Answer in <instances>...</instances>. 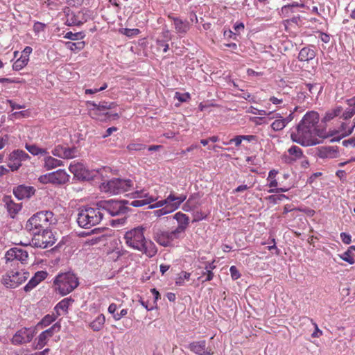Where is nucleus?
<instances>
[{"instance_id":"obj_19","label":"nucleus","mask_w":355,"mask_h":355,"mask_svg":"<svg viewBox=\"0 0 355 355\" xmlns=\"http://www.w3.org/2000/svg\"><path fill=\"white\" fill-rule=\"evenodd\" d=\"M35 189L32 186L20 184L13 188V194L19 200L29 199L35 193Z\"/></svg>"},{"instance_id":"obj_61","label":"nucleus","mask_w":355,"mask_h":355,"mask_svg":"<svg viewBox=\"0 0 355 355\" xmlns=\"http://www.w3.org/2000/svg\"><path fill=\"white\" fill-rule=\"evenodd\" d=\"M342 144L344 146H346V147H347L349 146H350L352 147H355V137L344 140V141H343Z\"/></svg>"},{"instance_id":"obj_7","label":"nucleus","mask_w":355,"mask_h":355,"mask_svg":"<svg viewBox=\"0 0 355 355\" xmlns=\"http://www.w3.org/2000/svg\"><path fill=\"white\" fill-rule=\"evenodd\" d=\"M133 187V181L130 179L113 178L106 182H103L100 188L103 192L117 195L130 190Z\"/></svg>"},{"instance_id":"obj_50","label":"nucleus","mask_w":355,"mask_h":355,"mask_svg":"<svg viewBox=\"0 0 355 355\" xmlns=\"http://www.w3.org/2000/svg\"><path fill=\"white\" fill-rule=\"evenodd\" d=\"M133 198H141L143 199L155 198L148 193H143V191H136L132 193Z\"/></svg>"},{"instance_id":"obj_35","label":"nucleus","mask_w":355,"mask_h":355,"mask_svg":"<svg viewBox=\"0 0 355 355\" xmlns=\"http://www.w3.org/2000/svg\"><path fill=\"white\" fill-rule=\"evenodd\" d=\"M85 45V42L80 41L77 42H67L65 43L66 47L74 52H78L84 49Z\"/></svg>"},{"instance_id":"obj_39","label":"nucleus","mask_w":355,"mask_h":355,"mask_svg":"<svg viewBox=\"0 0 355 355\" xmlns=\"http://www.w3.org/2000/svg\"><path fill=\"white\" fill-rule=\"evenodd\" d=\"M191 274L189 272L182 271L179 274V277L175 280V284L178 286H183L184 284V280H189Z\"/></svg>"},{"instance_id":"obj_48","label":"nucleus","mask_w":355,"mask_h":355,"mask_svg":"<svg viewBox=\"0 0 355 355\" xmlns=\"http://www.w3.org/2000/svg\"><path fill=\"white\" fill-rule=\"evenodd\" d=\"M48 273L46 271L40 270L35 273L33 278H35L39 283L46 278Z\"/></svg>"},{"instance_id":"obj_63","label":"nucleus","mask_w":355,"mask_h":355,"mask_svg":"<svg viewBox=\"0 0 355 355\" xmlns=\"http://www.w3.org/2000/svg\"><path fill=\"white\" fill-rule=\"evenodd\" d=\"M202 275L206 276L205 279L203 280L202 282L211 281L214 277V273H213V272H211L210 270H208V271L205 270V272H202Z\"/></svg>"},{"instance_id":"obj_13","label":"nucleus","mask_w":355,"mask_h":355,"mask_svg":"<svg viewBox=\"0 0 355 355\" xmlns=\"http://www.w3.org/2000/svg\"><path fill=\"white\" fill-rule=\"evenodd\" d=\"M186 198L187 196L184 195L175 196L173 193H170V195L164 200V203H171L172 202L173 203L155 211V215L157 216H161L173 211L180 207V205L186 200Z\"/></svg>"},{"instance_id":"obj_16","label":"nucleus","mask_w":355,"mask_h":355,"mask_svg":"<svg viewBox=\"0 0 355 355\" xmlns=\"http://www.w3.org/2000/svg\"><path fill=\"white\" fill-rule=\"evenodd\" d=\"M91 18V11L87 8L81 9L78 13L69 15L67 20L68 26H81Z\"/></svg>"},{"instance_id":"obj_46","label":"nucleus","mask_w":355,"mask_h":355,"mask_svg":"<svg viewBox=\"0 0 355 355\" xmlns=\"http://www.w3.org/2000/svg\"><path fill=\"white\" fill-rule=\"evenodd\" d=\"M146 146L142 144H130L127 146L129 151H139L145 149Z\"/></svg>"},{"instance_id":"obj_5","label":"nucleus","mask_w":355,"mask_h":355,"mask_svg":"<svg viewBox=\"0 0 355 355\" xmlns=\"http://www.w3.org/2000/svg\"><path fill=\"white\" fill-rule=\"evenodd\" d=\"M355 114V96L347 99L342 105L336 104L334 107L326 112L322 121L327 123L339 116L343 120H348Z\"/></svg>"},{"instance_id":"obj_17","label":"nucleus","mask_w":355,"mask_h":355,"mask_svg":"<svg viewBox=\"0 0 355 355\" xmlns=\"http://www.w3.org/2000/svg\"><path fill=\"white\" fill-rule=\"evenodd\" d=\"M61 324L59 322H55L50 328L42 331L37 337V348L42 349L48 340L55 333L60 331Z\"/></svg>"},{"instance_id":"obj_1","label":"nucleus","mask_w":355,"mask_h":355,"mask_svg":"<svg viewBox=\"0 0 355 355\" xmlns=\"http://www.w3.org/2000/svg\"><path fill=\"white\" fill-rule=\"evenodd\" d=\"M319 114L309 111L305 114L296 126V131L292 132L291 139L293 142L302 146H314L320 143L318 137H322V130L318 128Z\"/></svg>"},{"instance_id":"obj_41","label":"nucleus","mask_w":355,"mask_h":355,"mask_svg":"<svg viewBox=\"0 0 355 355\" xmlns=\"http://www.w3.org/2000/svg\"><path fill=\"white\" fill-rule=\"evenodd\" d=\"M85 35L83 32H78V33H72V32H68L65 34L64 38L69 39L71 40H82L85 37Z\"/></svg>"},{"instance_id":"obj_25","label":"nucleus","mask_w":355,"mask_h":355,"mask_svg":"<svg viewBox=\"0 0 355 355\" xmlns=\"http://www.w3.org/2000/svg\"><path fill=\"white\" fill-rule=\"evenodd\" d=\"M315 55L316 51L315 47L306 46L300 50L297 58L301 62H309L313 60Z\"/></svg>"},{"instance_id":"obj_4","label":"nucleus","mask_w":355,"mask_h":355,"mask_svg":"<svg viewBox=\"0 0 355 355\" xmlns=\"http://www.w3.org/2000/svg\"><path fill=\"white\" fill-rule=\"evenodd\" d=\"M87 105L89 107V114L93 119L104 121L110 119H117L119 118V114L118 113L106 112L107 110L114 109L117 106V104L115 102L101 101L98 103H96L94 101H87Z\"/></svg>"},{"instance_id":"obj_3","label":"nucleus","mask_w":355,"mask_h":355,"mask_svg":"<svg viewBox=\"0 0 355 355\" xmlns=\"http://www.w3.org/2000/svg\"><path fill=\"white\" fill-rule=\"evenodd\" d=\"M103 218V213L96 204L94 207L86 206L80 208L76 220L80 227L89 229L93 226L98 225Z\"/></svg>"},{"instance_id":"obj_44","label":"nucleus","mask_w":355,"mask_h":355,"mask_svg":"<svg viewBox=\"0 0 355 355\" xmlns=\"http://www.w3.org/2000/svg\"><path fill=\"white\" fill-rule=\"evenodd\" d=\"M340 258L349 264H353L354 263V259L350 250H347L345 252H344L343 254L340 256Z\"/></svg>"},{"instance_id":"obj_37","label":"nucleus","mask_w":355,"mask_h":355,"mask_svg":"<svg viewBox=\"0 0 355 355\" xmlns=\"http://www.w3.org/2000/svg\"><path fill=\"white\" fill-rule=\"evenodd\" d=\"M355 127V123L351 126L345 122H343L340 126V131L342 132V137H346L352 133L353 130Z\"/></svg>"},{"instance_id":"obj_2","label":"nucleus","mask_w":355,"mask_h":355,"mask_svg":"<svg viewBox=\"0 0 355 355\" xmlns=\"http://www.w3.org/2000/svg\"><path fill=\"white\" fill-rule=\"evenodd\" d=\"M57 219L51 211H40L33 214L26 222L25 229L31 234L41 233L55 225Z\"/></svg>"},{"instance_id":"obj_56","label":"nucleus","mask_w":355,"mask_h":355,"mask_svg":"<svg viewBox=\"0 0 355 355\" xmlns=\"http://www.w3.org/2000/svg\"><path fill=\"white\" fill-rule=\"evenodd\" d=\"M63 150H64V147H62L61 146H58L52 150V154L55 156L62 157V154L63 153Z\"/></svg>"},{"instance_id":"obj_47","label":"nucleus","mask_w":355,"mask_h":355,"mask_svg":"<svg viewBox=\"0 0 355 355\" xmlns=\"http://www.w3.org/2000/svg\"><path fill=\"white\" fill-rule=\"evenodd\" d=\"M38 284H39V282L35 278H33V277L29 280L28 284L24 287V290L26 292H29L32 289H33Z\"/></svg>"},{"instance_id":"obj_20","label":"nucleus","mask_w":355,"mask_h":355,"mask_svg":"<svg viewBox=\"0 0 355 355\" xmlns=\"http://www.w3.org/2000/svg\"><path fill=\"white\" fill-rule=\"evenodd\" d=\"M188 349L197 355H213L214 352L211 349L207 347L205 340L192 342L189 344Z\"/></svg>"},{"instance_id":"obj_34","label":"nucleus","mask_w":355,"mask_h":355,"mask_svg":"<svg viewBox=\"0 0 355 355\" xmlns=\"http://www.w3.org/2000/svg\"><path fill=\"white\" fill-rule=\"evenodd\" d=\"M155 198H148V199H141V200H134L131 202L128 200V206H132L135 207H140L146 205H149L151 202H154Z\"/></svg>"},{"instance_id":"obj_64","label":"nucleus","mask_w":355,"mask_h":355,"mask_svg":"<svg viewBox=\"0 0 355 355\" xmlns=\"http://www.w3.org/2000/svg\"><path fill=\"white\" fill-rule=\"evenodd\" d=\"M8 139H9V137L8 135H4L1 137V138H0V150L3 148L6 144L8 142Z\"/></svg>"},{"instance_id":"obj_45","label":"nucleus","mask_w":355,"mask_h":355,"mask_svg":"<svg viewBox=\"0 0 355 355\" xmlns=\"http://www.w3.org/2000/svg\"><path fill=\"white\" fill-rule=\"evenodd\" d=\"M75 148H65L62 154V158L69 159L74 157Z\"/></svg>"},{"instance_id":"obj_55","label":"nucleus","mask_w":355,"mask_h":355,"mask_svg":"<svg viewBox=\"0 0 355 355\" xmlns=\"http://www.w3.org/2000/svg\"><path fill=\"white\" fill-rule=\"evenodd\" d=\"M340 239L345 244H349L352 242L351 236L346 232L340 233Z\"/></svg>"},{"instance_id":"obj_60","label":"nucleus","mask_w":355,"mask_h":355,"mask_svg":"<svg viewBox=\"0 0 355 355\" xmlns=\"http://www.w3.org/2000/svg\"><path fill=\"white\" fill-rule=\"evenodd\" d=\"M157 43L159 47L163 48V51L164 53L167 52V51L169 49L168 44L166 43L165 41L161 40H157Z\"/></svg>"},{"instance_id":"obj_11","label":"nucleus","mask_w":355,"mask_h":355,"mask_svg":"<svg viewBox=\"0 0 355 355\" xmlns=\"http://www.w3.org/2000/svg\"><path fill=\"white\" fill-rule=\"evenodd\" d=\"M153 239L160 245L164 247L172 245V242L180 238V236L175 231H165L160 228L153 227Z\"/></svg>"},{"instance_id":"obj_59","label":"nucleus","mask_w":355,"mask_h":355,"mask_svg":"<svg viewBox=\"0 0 355 355\" xmlns=\"http://www.w3.org/2000/svg\"><path fill=\"white\" fill-rule=\"evenodd\" d=\"M67 3L71 6L78 7L80 6L84 0H66Z\"/></svg>"},{"instance_id":"obj_57","label":"nucleus","mask_w":355,"mask_h":355,"mask_svg":"<svg viewBox=\"0 0 355 355\" xmlns=\"http://www.w3.org/2000/svg\"><path fill=\"white\" fill-rule=\"evenodd\" d=\"M127 313H128V309H123L119 313H116V314H114V317L113 318H114V319L115 320H119L123 317L126 315Z\"/></svg>"},{"instance_id":"obj_29","label":"nucleus","mask_w":355,"mask_h":355,"mask_svg":"<svg viewBox=\"0 0 355 355\" xmlns=\"http://www.w3.org/2000/svg\"><path fill=\"white\" fill-rule=\"evenodd\" d=\"M105 322V318L103 314L98 315L95 320H94L90 324L89 327L94 331H98L101 330Z\"/></svg>"},{"instance_id":"obj_8","label":"nucleus","mask_w":355,"mask_h":355,"mask_svg":"<svg viewBox=\"0 0 355 355\" xmlns=\"http://www.w3.org/2000/svg\"><path fill=\"white\" fill-rule=\"evenodd\" d=\"M128 200H101L97 202L101 211H106L110 216H124L132 209L128 206Z\"/></svg>"},{"instance_id":"obj_33","label":"nucleus","mask_w":355,"mask_h":355,"mask_svg":"<svg viewBox=\"0 0 355 355\" xmlns=\"http://www.w3.org/2000/svg\"><path fill=\"white\" fill-rule=\"evenodd\" d=\"M26 150L33 155H46L48 153L46 149L40 148L35 145L26 144Z\"/></svg>"},{"instance_id":"obj_32","label":"nucleus","mask_w":355,"mask_h":355,"mask_svg":"<svg viewBox=\"0 0 355 355\" xmlns=\"http://www.w3.org/2000/svg\"><path fill=\"white\" fill-rule=\"evenodd\" d=\"M58 316V315L47 314L42 319V320L40 322H38L37 327L41 328L46 327L47 326L50 325L52 322H53L56 320Z\"/></svg>"},{"instance_id":"obj_22","label":"nucleus","mask_w":355,"mask_h":355,"mask_svg":"<svg viewBox=\"0 0 355 355\" xmlns=\"http://www.w3.org/2000/svg\"><path fill=\"white\" fill-rule=\"evenodd\" d=\"M2 201L5 204V206L10 217L12 218L21 209V204L15 203L10 196H4Z\"/></svg>"},{"instance_id":"obj_51","label":"nucleus","mask_w":355,"mask_h":355,"mask_svg":"<svg viewBox=\"0 0 355 355\" xmlns=\"http://www.w3.org/2000/svg\"><path fill=\"white\" fill-rule=\"evenodd\" d=\"M175 98H177L180 102H186L190 98V96L188 93L180 94V92H176Z\"/></svg>"},{"instance_id":"obj_62","label":"nucleus","mask_w":355,"mask_h":355,"mask_svg":"<svg viewBox=\"0 0 355 355\" xmlns=\"http://www.w3.org/2000/svg\"><path fill=\"white\" fill-rule=\"evenodd\" d=\"M7 102H8V103H9L10 106L12 107V110L22 109V108L25 107L24 105L17 104L12 100H8Z\"/></svg>"},{"instance_id":"obj_42","label":"nucleus","mask_w":355,"mask_h":355,"mask_svg":"<svg viewBox=\"0 0 355 355\" xmlns=\"http://www.w3.org/2000/svg\"><path fill=\"white\" fill-rule=\"evenodd\" d=\"M286 127L285 122L282 119H277L271 124V128L275 131H280Z\"/></svg>"},{"instance_id":"obj_43","label":"nucleus","mask_w":355,"mask_h":355,"mask_svg":"<svg viewBox=\"0 0 355 355\" xmlns=\"http://www.w3.org/2000/svg\"><path fill=\"white\" fill-rule=\"evenodd\" d=\"M10 162L8 164V166L11 169L12 171H17L21 166V162L16 157V159H9Z\"/></svg>"},{"instance_id":"obj_28","label":"nucleus","mask_w":355,"mask_h":355,"mask_svg":"<svg viewBox=\"0 0 355 355\" xmlns=\"http://www.w3.org/2000/svg\"><path fill=\"white\" fill-rule=\"evenodd\" d=\"M74 302V300L73 298L67 297L63 300H62L60 302H58L54 309L56 311L57 315H60V313H59V309L62 310L65 313L68 312V308L69 306Z\"/></svg>"},{"instance_id":"obj_49","label":"nucleus","mask_w":355,"mask_h":355,"mask_svg":"<svg viewBox=\"0 0 355 355\" xmlns=\"http://www.w3.org/2000/svg\"><path fill=\"white\" fill-rule=\"evenodd\" d=\"M46 27V24L40 21L35 22L33 25V31L35 33L44 31Z\"/></svg>"},{"instance_id":"obj_14","label":"nucleus","mask_w":355,"mask_h":355,"mask_svg":"<svg viewBox=\"0 0 355 355\" xmlns=\"http://www.w3.org/2000/svg\"><path fill=\"white\" fill-rule=\"evenodd\" d=\"M69 171L73 174L74 178L80 181H89L94 178L96 172L89 171L83 164H71Z\"/></svg>"},{"instance_id":"obj_18","label":"nucleus","mask_w":355,"mask_h":355,"mask_svg":"<svg viewBox=\"0 0 355 355\" xmlns=\"http://www.w3.org/2000/svg\"><path fill=\"white\" fill-rule=\"evenodd\" d=\"M43 178H48V181L53 184H63L69 181V175L65 171L59 169L56 171L40 176L39 178L40 182H44Z\"/></svg>"},{"instance_id":"obj_58","label":"nucleus","mask_w":355,"mask_h":355,"mask_svg":"<svg viewBox=\"0 0 355 355\" xmlns=\"http://www.w3.org/2000/svg\"><path fill=\"white\" fill-rule=\"evenodd\" d=\"M319 85L318 83H306L305 86L311 94H314L316 92V87Z\"/></svg>"},{"instance_id":"obj_24","label":"nucleus","mask_w":355,"mask_h":355,"mask_svg":"<svg viewBox=\"0 0 355 355\" xmlns=\"http://www.w3.org/2000/svg\"><path fill=\"white\" fill-rule=\"evenodd\" d=\"M338 153L337 147L321 146L317 149L316 155L320 158H334Z\"/></svg>"},{"instance_id":"obj_38","label":"nucleus","mask_w":355,"mask_h":355,"mask_svg":"<svg viewBox=\"0 0 355 355\" xmlns=\"http://www.w3.org/2000/svg\"><path fill=\"white\" fill-rule=\"evenodd\" d=\"M301 7L304 8V3H293L291 4L285 5L282 8V12L285 15H288L289 12H293L294 8Z\"/></svg>"},{"instance_id":"obj_53","label":"nucleus","mask_w":355,"mask_h":355,"mask_svg":"<svg viewBox=\"0 0 355 355\" xmlns=\"http://www.w3.org/2000/svg\"><path fill=\"white\" fill-rule=\"evenodd\" d=\"M230 271L232 278L233 279H237L240 277L241 275L236 266H231L230 268Z\"/></svg>"},{"instance_id":"obj_40","label":"nucleus","mask_w":355,"mask_h":355,"mask_svg":"<svg viewBox=\"0 0 355 355\" xmlns=\"http://www.w3.org/2000/svg\"><path fill=\"white\" fill-rule=\"evenodd\" d=\"M28 60L20 57L13 64L12 69L15 71H19L28 64Z\"/></svg>"},{"instance_id":"obj_21","label":"nucleus","mask_w":355,"mask_h":355,"mask_svg":"<svg viewBox=\"0 0 355 355\" xmlns=\"http://www.w3.org/2000/svg\"><path fill=\"white\" fill-rule=\"evenodd\" d=\"M28 252L21 248H14L7 251L6 257L8 261L17 260L20 261L21 263H25L28 259Z\"/></svg>"},{"instance_id":"obj_9","label":"nucleus","mask_w":355,"mask_h":355,"mask_svg":"<svg viewBox=\"0 0 355 355\" xmlns=\"http://www.w3.org/2000/svg\"><path fill=\"white\" fill-rule=\"evenodd\" d=\"M146 228L138 226L125 232L124 239L129 247L139 250L142 243L145 241L144 231Z\"/></svg>"},{"instance_id":"obj_23","label":"nucleus","mask_w":355,"mask_h":355,"mask_svg":"<svg viewBox=\"0 0 355 355\" xmlns=\"http://www.w3.org/2000/svg\"><path fill=\"white\" fill-rule=\"evenodd\" d=\"M174 218L178 221V226L174 230L180 236L183 234L189 224V217L182 213L178 212L175 214Z\"/></svg>"},{"instance_id":"obj_36","label":"nucleus","mask_w":355,"mask_h":355,"mask_svg":"<svg viewBox=\"0 0 355 355\" xmlns=\"http://www.w3.org/2000/svg\"><path fill=\"white\" fill-rule=\"evenodd\" d=\"M288 152L290 155L293 156L291 160H296L297 159H300L303 157V152L302 149L297 146H292L288 150Z\"/></svg>"},{"instance_id":"obj_10","label":"nucleus","mask_w":355,"mask_h":355,"mask_svg":"<svg viewBox=\"0 0 355 355\" xmlns=\"http://www.w3.org/2000/svg\"><path fill=\"white\" fill-rule=\"evenodd\" d=\"M29 277L25 271H10L3 276L2 283L8 288H15L23 284Z\"/></svg>"},{"instance_id":"obj_26","label":"nucleus","mask_w":355,"mask_h":355,"mask_svg":"<svg viewBox=\"0 0 355 355\" xmlns=\"http://www.w3.org/2000/svg\"><path fill=\"white\" fill-rule=\"evenodd\" d=\"M138 251L150 258L157 254V248L152 241L145 239V241L142 243V246L140 247Z\"/></svg>"},{"instance_id":"obj_30","label":"nucleus","mask_w":355,"mask_h":355,"mask_svg":"<svg viewBox=\"0 0 355 355\" xmlns=\"http://www.w3.org/2000/svg\"><path fill=\"white\" fill-rule=\"evenodd\" d=\"M62 164L61 160L57 159L53 157L49 156L44 159V167L47 170H51L57 166H60Z\"/></svg>"},{"instance_id":"obj_54","label":"nucleus","mask_w":355,"mask_h":355,"mask_svg":"<svg viewBox=\"0 0 355 355\" xmlns=\"http://www.w3.org/2000/svg\"><path fill=\"white\" fill-rule=\"evenodd\" d=\"M33 49L31 46H26L24 51L21 52V57L26 60H29V55L31 53Z\"/></svg>"},{"instance_id":"obj_52","label":"nucleus","mask_w":355,"mask_h":355,"mask_svg":"<svg viewBox=\"0 0 355 355\" xmlns=\"http://www.w3.org/2000/svg\"><path fill=\"white\" fill-rule=\"evenodd\" d=\"M243 141L242 135H238L234 137L233 139H230L229 142H224L223 144L225 145H227L232 143H234L236 146H239L241 145V142Z\"/></svg>"},{"instance_id":"obj_15","label":"nucleus","mask_w":355,"mask_h":355,"mask_svg":"<svg viewBox=\"0 0 355 355\" xmlns=\"http://www.w3.org/2000/svg\"><path fill=\"white\" fill-rule=\"evenodd\" d=\"M36 327H24L18 330L11 339L15 345L30 343L36 334Z\"/></svg>"},{"instance_id":"obj_31","label":"nucleus","mask_w":355,"mask_h":355,"mask_svg":"<svg viewBox=\"0 0 355 355\" xmlns=\"http://www.w3.org/2000/svg\"><path fill=\"white\" fill-rule=\"evenodd\" d=\"M16 157L21 162L30 158L28 153L22 150H15L9 155V159H16Z\"/></svg>"},{"instance_id":"obj_27","label":"nucleus","mask_w":355,"mask_h":355,"mask_svg":"<svg viewBox=\"0 0 355 355\" xmlns=\"http://www.w3.org/2000/svg\"><path fill=\"white\" fill-rule=\"evenodd\" d=\"M176 31L179 33H186L189 29V24L187 20H182L178 17L172 18Z\"/></svg>"},{"instance_id":"obj_6","label":"nucleus","mask_w":355,"mask_h":355,"mask_svg":"<svg viewBox=\"0 0 355 355\" xmlns=\"http://www.w3.org/2000/svg\"><path fill=\"white\" fill-rule=\"evenodd\" d=\"M55 290L61 295H67L71 293L79 285L78 277L72 272L61 273L56 276L53 281Z\"/></svg>"},{"instance_id":"obj_12","label":"nucleus","mask_w":355,"mask_h":355,"mask_svg":"<svg viewBox=\"0 0 355 355\" xmlns=\"http://www.w3.org/2000/svg\"><path fill=\"white\" fill-rule=\"evenodd\" d=\"M32 235V243L36 248H47L52 246L56 241L51 228L45 231H41V233L33 234Z\"/></svg>"}]
</instances>
